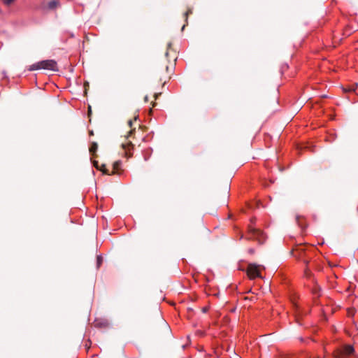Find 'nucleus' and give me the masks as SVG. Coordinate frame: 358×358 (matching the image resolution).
<instances>
[{"label": "nucleus", "mask_w": 358, "mask_h": 358, "mask_svg": "<svg viewBox=\"0 0 358 358\" xmlns=\"http://www.w3.org/2000/svg\"><path fill=\"white\" fill-rule=\"evenodd\" d=\"M122 148L124 150V156L127 158H130L133 156V150L134 148V145L131 141L122 143Z\"/></svg>", "instance_id": "6e6552de"}, {"label": "nucleus", "mask_w": 358, "mask_h": 358, "mask_svg": "<svg viewBox=\"0 0 358 358\" xmlns=\"http://www.w3.org/2000/svg\"><path fill=\"white\" fill-rule=\"evenodd\" d=\"M103 263V257L101 255H97L96 257V267L99 268Z\"/></svg>", "instance_id": "ddd939ff"}, {"label": "nucleus", "mask_w": 358, "mask_h": 358, "mask_svg": "<svg viewBox=\"0 0 358 358\" xmlns=\"http://www.w3.org/2000/svg\"><path fill=\"white\" fill-rule=\"evenodd\" d=\"M173 60L176 61V58L175 57V53L174 52H173Z\"/></svg>", "instance_id": "a878e982"}, {"label": "nucleus", "mask_w": 358, "mask_h": 358, "mask_svg": "<svg viewBox=\"0 0 358 358\" xmlns=\"http://www.w3.org/2000/svg\"><path fill=\"white\" fill-rule=\"evenodd\" d=\"M59 4V1L57 0H52L48 2V7L50 10L55 9L58 5Z\"/></svg>", "instance_id": "9b49d317"}, {"label": "nucleus", "mask_w": 358, "mask_h": 358, "mask_svg": "<svg viewBox=\"0 0 358 358\" xmlns=\"http://www.w3.org/2000/svg\"><path fill=\"white\" fill-rule=\"evenodd\" d=\"M14 1L15 0H3V3L6 6H10Z\"/></svg>", "instance_id": "f3484780"}, {"label": "nucleus", "mask_w": 358, "mask_h": 358, "mask_svg": "<svg viewBox=\"0 0 358 358\" xmlns=\"http://www.w3.org/2000/svg\"><path fill=\"white\" fill-rule=\"evenodd\" d=\"M356 356L354 347L349 344L343 345L335 351L336 358H350Z\"/></svg>", "instance_id": "20e7f679"}, {"label": "nucleus", "mask_w": 358, "mask_h": 358, "mask_svg": "<svg viewBox=\"0 0 358 358\" xmlns=\"http://www.w3.org/2000/svg\"><path fill=\"white\" fill-rule=\"evenodd\" d=\"M207 310H208V308L205 307V308H203V313H206Z\"/></svg>", "instance_id": "393cba45"}, {"label": "nucleus", "mask_w": 358, "mask_h": 358, "mask_svg": "<svg viewBox=\"0 0 358 358\" xmlns=\"http://www.w3.org/2000/svg\"><path fill=\"white\" fill-rule=\"evenodd\" d=\"M89 134H90V136H93L94 135V131L92 130L90 131H89Z\"/></svg>", "instance_id": "b1692460"}, {"label": "nucleus", "mask_w": 358, "mask_h": 358, "mask_svg": "<svg viewBox=\"0 0 358 358\" xmlns=\"http://www.w3.org/2000/svg\"><path fill=\"white\" fill-rule=\"evenodd\" d=\"M128 124H129V126L130 127H132V120H129V122H128Z\"/></svg>", "instance_id": "5701e85b"}, {"label": "nucleus", "mask_w": 358, "mask_h": 358, "mask_svg": "<svg viewBox=\"0 0 358 358\" xmlns=\"http://www.w3.org/2000/svg\"><path fill=\"white\" fill-rule=\"evenodd\" d=\"M134 131H135V129H131L130 131L129 132L128 135L126 136L127 138H128L129 136H131Z\"/></svg>", "instance_id": "4be33fe9"}, {"label": "nucleus", "mask_w": 358, "mask_h": 358, "mask_svg": "<svg viewBox=\"0 0 358 358\" xmlns=\"http://www.w3.org/2000/svg\"><path fill=\"white\" fill-rule=\"evenodd\" d=\"M192 14V9L188 8L187 10L185 13L184 15L185 17V22L187 24V18L189 15Z\"/></svg>", "instance_id": "2eb2a0df"}, {"label": "nucleus", "mask_w": 358, "mask_h": 358, "mask_svg": "<svg viewBox=\"0 0 358 358\" xmlns=\"http://www.w3.org/2000/svg\"><path fill=\"white\" fill-rule=\"evenodd\" d=\"M94 166L98 170H100L103 169L102 165L101 166H99V163L96 161H94Z\"/></svg>", "instance_id": "a211bd4d"}, {"label": "nucleus", "mask_w": 358, "mask_h": 358, "mask_svg": "<svg viewBox=\"0 0 358 358\" xmlns=\"http://www.w3.org/2000/svg\"><path fill=\"white\" fill-rule=\"evenodd\" d=\"M306 246L302 244L296 245L292 250V255L300 261H302L306 266L304 269V274L307 278H310L311 272L308 268V264L309 262L308 258L306 257Z\"/></svg>", "instance_id": "f03ea898"}, {"label": "nucleus", "mask_w": 358, "mask_h": 358, "mask_svg": "<svg viewBox=\"0 0 358 358\" xmlns=\"http://www.w3.org/2000/svg\"><path fill=\"white\" fill-rule=\"evenodd\" d=\"M98 150V145L96 142H92L89 148V151L92 155V157H96V151Z\"/></svg>", "instance_id": "9d476101"}, {"label": "nucleus", "mask_w": 358, "mask_h": 358, "mask_svg": "<svg viewBox=\"0 0 358 358\" xmlns=\"http://www.w3.org/2000/svg\"><path fill=\"white\" fill-rule=\"evenodd\" d=\"M39 69L50 70L52 71H57L58 66L55 60L47 59L42 60L35 64H33L29 67V71H36Z\"/></svg>", "instance_id": "7ed1b4c3"}, {"label": "nucleus", "mask_w": 358, "mask_h": 358, "mask_svg": "<svg viewBox=\"0 0 358 358\" xmlns=\"http://www.w3.org/2000/svg\"><path fill=\"white\" fill-rule=\"evenodd\" d=\"M357 211H358V208H357Z\"/></svg>", "instance_id": "cd10ccee"}, {"label": "nucleus", "mask_w": 358, "mask_h": 358, "mask_svg": "<svg viewBox=\"0 0 358 358\" xmlns=\"http://www.w3.org/2000/svg\"><path fill=\"white\" fill-rule=\"evenodd\" d=\"M344 90H345V92H355V87L352 86V87H350V88H349L348 90L345 89Z\"/></svg>", "instance_id": "aec40b11"}, {"label": "nucleus", "mask_w": 358, "mask_h": 358, "mask_svg": "<svg viewBox=\"0 0 358 358\" xmlns=\"http://www.w3.org/2000/svg\"><path fill=\"white\" fill-rule=\"evenodd\" d=\"M102 166L103 169H101V171L106 175L121 176L124 173V170L122 169V162L120 160L116 161L113 163L111 171L106 167L105 164H102Z\"/></svg>", "instance_id": "423d86ee"}, {"label": "nucleus", "mask_w": 358, "mask_h": 358, "mask_svg": "<svg viewBox=\"0 0 358 358\" xmlns=\"http://www.w3.org/2000/svg\"><path fill=\"white\" fill-rule=\"evenodd\" d=\"M355 358H358V356H356Z\"/></svg>", "instance_id": "bb28decb"}, {"label": "nucleus", "mask_w": 358, "mask_h": 358, "mask_svg": "<svg viewBox=\"0 0 358 358\" xmlns=\"http://www.w3.org/2000/svg\"><path fill=\"white\" fill-rule=\"evenodd\" d=\"M91 345L92 341L90 339L88 338L84 341V346L86 350H88L91 348Z\"/></svg>", "instance_id": "4468645a"}, {"label": "nucleus", "mask_w": 358, "mask_h": 358, "mask_svg": "<svg viewBox=\"0 0 358 358\" xmlns=\"http://www.w3.org/2000/svg\"><path fill=\"white\" fill-rule=\"evenodd\" d=\"M155 73L159 77L160 82L166 78L170 79L171 72L167 62L164 61L159 64L155 69Z\"/></svg>", "instance_id": "39448f33"}, {"label": "nucleus", "mask_w": 358, "mask_h": 358, "mask_svg": "<svg viewBox=\"0 0 358 358\" xmlns=\"http://www.w3.org/2000/svg\"><path fill=\"white\" fill-rule=\"evenodd\" d=\"M255 217H252L250 219V224L248 227L245 238L248 240L256 241L259 244H262L266 241V236L262 230L254 227L253 224H255Z\"/></svg>", "instance_id": "f257e3e1"}, {"label": "nucleus", "mask_w": 358, "mask_h": 358, "mask_svg": "<svg viewBox=\"0 0 358 358\" xmlns=\"http://www.w3.org/2000/svg\"><path fill=\"white\" fill-rule=\"evenodd\" d=\"M261 266L255 264H249L246 270L247 275L250 279L253 280L256 278H262L261 275Z\"/></svg>", "instance_id": "0eeeda50"}, {"label": "nucleus", "mask_w": 358, "mask_h": 358, "mask_svg": "<svg viewBox=\"0 0 358 358\" xmlns=\"http://www.w3.org/2000/svg\"><path fill=\"white\" fill-rule=\"evenodd\" d=\"M149 156H150V152L149 150H144L143 151V157H144V159L146 161L149 158Z\"/></svg>", "instance_id": "dca6fc26"}, {"label": "nucleus", "mask_w": 358, "mask_h": 358, "mask_svg": "<svg viewBox=\"0 0 358 358\" xmlns=\"http://www.w3.org/2000/svg\"><path fill=\"white\" fill-rule=\"evenodd\" d=\"M93 324L94 327L98 329H106L110 325L109 321L105 318H96Z\"/></svg>", "instance_id": "1a4fd4ad"}, {"label": "nucleus", "mask_w": 358, "mask_h": 358, "mask_svg": "<svg viewBox=\"0 0 358 358\" xmlns=\"http://www.w3.org/2000/svg\"><path fill=\"white\" fill-rule=\"evenodd\" d=\"M352 31H352V27L348 25L344 28L343 35L344 37H348L352 33Z\"/></svg>", "instance_id": "f8f14e48"}, {"label": "nucleus", "mask_w": 358, "mask_h": 358, "mask_svg": "<svg viewBox=\"0 0 358 358\" xmlns=\"http://www.w3.org/2000/svg\"><path fill=\"white\" fill-rule=\"evenodd\" d=\"M170 47H171V43H169V45H168V49H167V51H166V54H165L166 57V59H168L169 55V54H170L169 50V49L170 48Z\"/></svg>", "instance_id": "6ab92c4d"}, {"label": "nucleus", "mask_w": 358, "mask_h": 358, "mask_svg": "<svg viewBox=\"0 0 358 358\" xmlns=\"http://www.w3.org/2000/svg\"><path fill=\"white\" fill-rule=\"evenodd\" d=\"M248 252L249 254H250V255H253V254L255 253V249H253V248H249V249L248 250Z\"/></svg>", "instance_id": "412c9836"}]
</instances>
